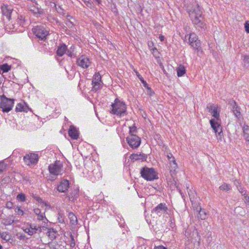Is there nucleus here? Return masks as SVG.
<instances>
[{
  "mask_svg": "<svg viewBox=\"0 0 249 249\" xmlns=\"http://www.w3.org/2000/svg\"><path fill=\"white\" fill-rule=\"evenodd\" d=\"M2 83V80L1 79H0V85Z\"/></svg>",
  "mask_w": 249,
  "mask_h": 249,
  "instance_id": "obj_63",
  "label": "nucleus"
},
{
  "mask_svg": "<svg viewBox=\"0 0 249 249\" xmlns=\"http://www.w3.org/2000/svg\"><path fill=\"white\" fill-rule=\"evenodd\" d=\"M55 9L58 13L63 16H64L66 14L65 10L61 6L56 7V5H55Z\"/></svg>",
  "mask_w": 249,
  "mask_h": 249,
  "instance_id": "obj_33",
  "label": "nucleus"
},
{
  "mask_svg": "<svg viewBox=\"0 0 249 249\" xmlns=\"http://www.w3.org/2000/svg\"><path fill=\"white\" fill-rule=\"evenodd\" d=\"M17 199L21 202H24L26 201V196L24 194L20 193L17 196Z\"/></svg>",
  "mask_w": 249,
  "mask_h": 249,
  "instance_id": "obj_34",
  "label": "nucleus"
},
{
  "mask_svg": "<svg viewBox=\"0 0 249 249\" xmlns=\"http://www.w3.org/2000/svg\"><path fill=\"white\" fill-rule=\"evenodd\" d=\"M92 83H102L101 76L99 72H96L93 76V79Z\"/></svg>",
  "mask_w": 249,
  "mask_h": 249,
  "instance_id": "obj_27",
  "label": "nucleus"
},
{
  "mask_svg": "<svg viewBox=\"0 0 249 249\" xmlns=\"http://www.w3.org/2000/svg\"><path fill=\"white\" fill-rule=\"evenodd\" d=\"M68 216L72 225H76L77 224V218L73 213H69Z\"/></svg>",
  "mask_w": 249,
  "mask_h": 249,
  "instance_id": "obj_24",
  "label": "nucleus"
},
{
  "mask_svg": "<svg viewBox=\"0 0 249 249\" xmlns=\"http://www.w3.org/2000/svg\"><path fill=\"white\" fill-rule=\"evenodd\" d=\"M219 189L223 191H228L231 189V187L230 184L224 183L219 187Z\"/></svg>",
  "mask_w": 249,
  "mask_h": 249,
  "instance_id": "obj_28",
  "label": "nucleus"
},
{
  "mask_svg": "<svg viewBox=\"0 0 249 249\" xmlns=\"http://www.w3.org/2000/svg\"><path fill=\"white\" fill-rule=\"evenodd\" d=\"M163 37H163V36H160V40H161V41H162V40H163Z\"/></svg>",
  "mask_w": 249,
  "mask_h": 249,
  "instance_id": "obj_62",
  "label": "nucleus"
},
{
  "mask_svg": "<svg viewBox=\"0 0 249 249\" xmlns=\"http://www.w3.org/2000/svg\"><path fill=\"white\" fill-rule=\"evenodd\" d=\"M234 185L236 186L237 189L239 191V192L242 194V195H245V194H243L244 191H240V189H241V186L240 185V183L239 182V181L237 179H235L233 181Z\"/></svg>",
  "mask_w": 249,
  "mask_h": 249,
  "instance_id": "obj_32",
  "label": "nucleus"
},
{
  "mask_svg": "<svg viewBox=\"0 0 249 249\" xmlns=\"http://www.w3.org/2000/svg\"><path fill=\"white\" fill-rule=\"evenodd\" d=\"M23 160L28 165L34 164L37 163L38 160V155L36 153L26 154L23 158Z\"/></svg>",
  "mask_w": 249,
  "mask_h": 249,
  "instance_id": "obj_11",
  "label": "nucleus"
},
{
  "mask_svg": "<svg viewBox=\"0 0 249 249\" xmlns=\"http://www.w3.org/2000/svg\"><path fill=\"white\" fill-rule=\"evenodd\" d=\"M34 211L36 215L40 214V213H41V210L38 208L35 209Z\"/></svg>",
  "mask_w": 249,
  "mask_h": 249,
  "instance_id": "obj_52",
  "label": "nucleus"
},
{
  "mask_svg": "<svg viewBox=\"0 0 249 249\" xmlns=\"http://www.w3.org/2000/svg\"><path fill=\"white\" fill-rule=\"evenodd\" d=\"M25 231L26 232L28 233V234H29L30 235H32L34 233H35V231H33V230H31L30 228L26 229Z\"/></svg>",
  "mask_w": 249,
  "mask_h": 249,
  "instance_id": "obj_50",
  "label": "nucleus"
},
{
  "mask_svg": "<svg viewBox=\"0 0 249 249\" xmlns=\"http://www.w3.org/2000/svg\"><path fill=\"white\" fill-rule=\"evenodd\" d=\"M29 109V107L24 102L18 104L16 107L15 110L17 112L21 111L27 112Z\"/></svg>",
  "mask_w": 249,
  "mask_h": 249,
  "instance_id": "obj_19",
  "label": "nucleus"
},
{
  "mask_svg": "<svg viewBox=\"0 0 249 249\" xmlns=\"http://www.w3.org/2000/svg\"><path fill=\"white\" fill-rule=\"evenodd\" d=\"M0 235L1 238L4 240L8 241L10 239L9 234L7 232H2Z\"/></svg>",
  "mask_w": 249,
  "mask_h": 249,
  "instance_id": "obj_41",
  "label": "nucleus"
},
{
  "mask_svg": "<svg viewBox=\"0 0 249 249\" xmlns=\"http://www.w3.org/2000/svg\"><path fill=\"white\" fill-rule=\"evenodd\" d=\"M137 132V128L135 125L129 127V135L134 134Z\"/></svg>",
  "mask_w": 249,
  "mask_h": 249,
  "instance_id": "obj_44",
  "label": "nucleus"
},
{
  "mask_svg": "<svg viewBox=\"0 0 249 249\" xmlns=\"http://www.w3.org/2000/svg\"><path fill=\"white\" fill-rule=\"evenodd\" d=\"M75 245V243L74 238H73V236L71 235V241H70V246L71 248H73V247H74Z\"/></svg>",
  "mask_w": 249,
  "mask_h": 249,
  "instance_id": "obj_49",
  "label": "nucleus"
},
{
  "mask_svg": "<svg viewBox=\"0 0 249 249\" xmlns=\"http://www.w3.org/2000/svg\"><path fill=\"white\" fill-rule=\"evenodd\" d=\"M188 12L191 19L196 28L205 29L206 28V24L202 16V11L197 4L188 8Z\"/></svg>",
  "mask_w": 249,
  "mask_h": 249,
  "instance_id": "obj_1",
  "label": "nucleus"
},
{
  "mask_svg": "<svg viewBox=\"0 0 249 249\" xmlns=\"http://www.w3.org/2000/svg\"><path fill=\"white\" fill-rule=\"evenodd\" d=\"M176 71L177 72V75L178 77L182 76L186 72L185 67L182 65H179L178 67L177 68Z\"/></svg>",
  "mask_w": 249,
  "mask_h": 249,
  "instance_id": "obj_23",
  "label": "nucleus"
},
{
  "mask_svg": "<svg viewBox=\"0 0 249 249\" xmlns=\"http://www.w3.org/2000/svg\"><path fill=\"white\" fill-rule=\"evenodd\" d=\"M34 225H33V224H31V225H30V229L31 230H33L34 231Z\"/></svg>",
  "mask_w": 249,
  "mask_h": 249,
  "instance_id": "obj_60",
  "label": "nucleus"
},
{
  "mask_svg": "<svg viewBox=\"0 0 249 249\" xmlns=\"http://www.w3.org/2000/svg\"><path fill=\"white\" fill-rule=\"evenodd\" d=\"M216 108V107H214V105L212 104H209L207 107L208 111L210 113L212 112L214 110V109H215Z\"/></svg>",
  "mask_w": 249,
  "mask_h": 249,
  "instance_id": "obj_43",
  "label": "nucleus"
},
{
  "mask_svg": "<svg viewBox=\"0 0 249 249\" xmlns=\"http://www.w3.org/2000/svg\"><path fill=\"white\" fill-rule=\"evenodd\" d=\"M10 69L11 67L6 63L0 65V70L2 71L3 72H8Z\"/></svg>",
  "mask_w": 249,
  "mask_h": 249,
  "instance_id": "obj_30",
  "label": "nucleus"
},
{
  "mask_svg": "<svg viewBox=\"0 0 249 249\" xmlns=\"http://www.w3.org/2000/svg\"><path fill=\"white\" fill-rule=\"evenodd\" d=\"M229 104L232 107V111L236 117L239 118L240 117L241 113L239 111V107L237 105L235 101L231 100L229 101Z\"/></svg>",
  "mask_w": 249,
  "mask_h": 249,
  "instance_id": "obj_16",
  "label": "nucleus"
},
{
  "mask_svg": "<svg viewBox=\"0 0 249 249\" xmlns=\"http://www.w3.org/2000/svg\"><path fill=\"white\" fill-rule=\"evenodd\" d=\"M86 6L92 9L94 8V4L91 0H83Z\"/></svg>",
  "mask_w": 249,
  "mask_h": 249,
  "instance_id": "obj_35",
  "label": "nucleus"
},
{
  "mask_svg": "<svg viewBox=\"0 0 249 249\" xmlns=\"http://www.w3.org/2000/svg\"><path fill=\"white\" fill-rule=\"evenodd\" d=\"M6 164L3 161L0 162V173L3 172L6 170Z\"/></svg>",
  "mask_w": 249,
  "mask_h": 249,
  "instance_id": "obj_42",
  "label": "nucleus"
},
{
  "mask_svg": "<svg viewBox=\"0 0 249 249\" xmlns=\"http://www.w3.org/2000/svg\"><path fill=\"white\" fill-rule=\"evenodd\" d=\"M240 191H244L243 194H246V191L245 190H244V189L242 188V187H241V189H240Z\"/></svg>",
  "mask_w": 249,
  "mask_h": 249,
  "instance_id": "obj_61",
  "label": "nucleus"
},
{
  "mask_svg": "<svg viewBox=\"0 0 249 249\" xmlns=\"http://www.w3.org/2000/svg\"><path fill=\"white\" fill-rule=\"evenodd\" d=\"M66 25L70 29H72L73 30L74 28V24L73 22L71 21L70 19L67 18L65 22Z\"/></svg>",
  "mask_w": 249,
  "mask_h": 249,
  "instance_id": "obj_39",
  "label": "nucleus"
},
{
  "mask_svg": "<svg viewBox=\"0 0 249 249\" xmlns=\"http://www.w3.org/2000/svg\"><path fill=\"white\" fill-rule=\"evenodd\" d=\"M68 134L69 136L73 140H77L79 137V134L76 128L71 125L69 128Z\"/></svg>",
  "mask_w": 249,
  "mask_h": 249,
  "instance_id": "obj_17",
  "label": "nucleus"
},
{
  "mask_svg": "<svg viewBox=\"0 0 249 249\" xmlns=\"http://www.w3.org/2000/svg\"><path fill=\"white\" fill-rule=\"evenodd\" d=\"M15 213L19 215H23L24 213L23 210H22L18 206H17L15 209Z\"/></svg>",
  "mask_w": 249,
  "mask_h": 249,
  "instance_id": "obj_40",
  "label": "nucleus"
},
{
  "mask_svg": "<svg viewBox=\"0 0 249 249\" xmlns=\"http://www.w3.org/2000/svg\"><path fill=\"white\" fill-rule=\"evenodd\" d=\"M126 140L129 145L133 149L138 148L141 142L140 137L135 134H130L126 138Z\"/></svg>",
  "mask_w": 249,
  "mask_h": 249,
  "instance_id": "obj_9",
  "label": "nucleus"
},
{
  "mask_svg": "<svg viewBox=\"0 0 249 249\" xmlns=\"http://www.w3.org/2000/svg\"><path fill=\"white\" fill-rule=\"evenodd\" d=\"M2 246L0 244V249H2Z\"/></svg>",
  "mask_w": 249,
  "mask_h": 249,
  "instance_id": "obj_64",
  "label": "nucleus"
},
{
  "mask_svg": "<svg viewBox=\"0 0 249 249\" xmlns=\"http://www.w3.org/2000/svg\"><path fill=\"white\" fill-rule=\"evenodd\" d=\"M126 109L125 104L116 99L115 100L114 103L111 105L110 113L122 117L126 114Z\"/></svg>",
  "mask_w": 249,
  "mask_h": 249,
  "instance_id": "obj_3",
  "label": "nucleus"
},
{
  "mask_svg": "<svg viewBox=\"0 0 249 249\" xmlns=\"http://www.w3.org/2000/svg\"><path fill=\"white\" fill-rule=\"evenodd\" d=\"M28 9L36 17L44 14V10L39 6L35 0H31L30 2L28 3Z\"/></svg>",
  "mask_w": 249,
  "mask_h": 249,
  "instance_id": "obj_8",
  "label": "nucleus"
},
{
  "mask_svg": "<svg viewBox=\"0 0 249 249\" xmlns=\"http://www.w3.org/2000/svg\"><path fill=\"white\" fill-rule=\"evenodd\" d=\"M101 83H92L93 85L92 90L97 91L101 88Z\"/></svg>",
  "mask_w": 249,
  "mask_h": 249,
  "instance_id": "obj_38",
  "label": "nucleus"
},
{
  "mask_svg": "<svg viewBox=\"0 0 249 249\" xmlns=\"http://www.w3.org/2000/svg\"><path fill=\"white\" fill-rule=\"evenodd\" d=\"M95 1L98 4H100L102 2L101 0H95Z\"/></svg>",
  "mask_w": 249,
  "mask_h": 249,
  "instance_id": "obj_59",
  "label": "nucleus"
},
{
  "mask_svg": "<svg viewBox=\"0 0 249 249\" xmlns=\"http://www.w3.org/2000/svg\"><path fill=\"white\" fill-rule=\"evenodd\" d=\"M243 60L245 64H249V56L247 55L243 56Z\"/></svg>",
  "mask_w": 249,
  "mask_h": 249,
  "instance_id": "obj_46",
  "label": "nucleus"
},
{
  "mask_svg": "<svg viewBox=\"0 0 249 249\" xmlns=\"http://www.w3.org/2000/svg\"><path fill=\"white\" fill-rule=\"evenodd\" d=\"M146 88L148 90H149V93H148V94H149V95H150V96H152V91H151V89L150 88H149L148 86H147V87H146Z\"/></svg>",
  "mask_w": 249,
  "mask_h": 249,
  "instance_id": "obj_58",
  "label": "nucleus"
},
{
  "mask_svg": "<svg viewBox=\"0 0 249 249\" xmlns=\"http://www.w3.org/2000/svg\"><path fill=\"white\" fill-rule=\"evenodd\" d=\"M140 174L143 178L148 181L154 180L158 178L157 172L152 168L143 167L141 169Z\"/></svg>",
  "mask_w": 249,
  "mask_h": 249,
  "instance_id": "obj_4",
  "label": "nucleus"
},
{
  "mask_svg": "<svg viewBox=\"0 0 249 249\" xmlns=\"http://www.w3.org/2000/svg\"><path fill=\"white\" fill-rule=\"evenodd\" d=\"M136 73L137 76H138L140 80L142 82L143 86L144 87H147L148 84H147L146 82L143 79V77L139 74L138 72L136 71Z\"/></svg>",
  "mask_w": 249,
  "mask_h": 249,
  "instance_id": "obj_36",
  "label": "nucleus"
},
{
  "mask_svg": "<svg viewBox=\"0 0 249 249\" xmlns=\"http://www.w3.org/2000/svg\"><path fill=\"white\" fill-rule=\"evenodd\" d=\"M13 203L12 202L9 201L6 203V207L8 209H11L13 207Z\"/></svg>",
  "mask_w": 249,
  "mask_h": 249,
  "instance_id": "obj_51",
  "label": "nucleus"
},
{
  "mask_svg": "<svg viewBox=\"0 0 249 249\" xmlns=\"http://www.w3.org/2000/svg\"><path fill=\"white\" fill-rule=\"evenodd\" d=\"M58 219L59 220V222H60V223L64 222V220L63 218H62V216L60 214L59 215L58 217Z\"/></svg>",
  "mask_w": 249,
  "mask_h": 249,
  "instance_id": "obj_54",
  "label": "nucleus"
},
{
  "mask_svg": "<svg viewBox=\"0 0 249 249\" xmlns=\"http://www.w3.org/2000/svg\"><path fill=\"white\" fill-rule=\"evenodd\" d=\"M154 249H167L162 246H160L156 247Z\"/></svg>",
  "mask_w": 249,
  "mask_h": 249,
  "instance_id": "obj_56",
  "label": "nucleus"
},
{
  "mask_svg": "<svg viewBox=\"0 0 249 249\" xmlns=\"http://www.w3.org/2000/svg\"><path fill=\"white\" fill-rule=\"evenodd\" d=\"M35 198L38 202L42 203H44L43 201H42V200L39 197L36 196Z\"/></svg>",
  "mask_w": 249,
  "mask_h": 249,
  "instance_id": "obj_55",
  "label": "nucleus"
},
{
  "mask_svg": "<svg viewBox=\"0 0 249 249\" xmlns=\"http://www.w3.org/2000/svg\"><path fill=\"white\" fill-rule=\"evenodd\" d=\"M73 49H74V46H71V47L70 48V49L68 50H67V51H66V53H67V55L71 57L74 56V54L73 53V52H74Z\"/></svg>",
  "mask_w": 249,
  "mask_h": 249,
  "instance_id": "obj_37",
  "label": "nucleus"
},
{
  "mask_svg": "<svg viewBox=\"0 0 249 249\" xmlns=\"http://www.w3.org/2000/svg\"><path fill=\"white\" fill-rule=\"evenodd\" d=\"M18 24L19 25H22L24 22L23 17L22 16H18Z\"/></svg>",
  "mask_w": 249,
  "mask_h": 249,
  "instance_id": "obj_48",
  "label": "nucleus"
},
{
  "mask_svg": "<svg viewBox=\"0 0 249 249\" xmlns=\"http://www.w3.org/2000/svg\"><path fill=\"white\" fill-rule=\"evenodd\" d=\"M213 119L210 121L212 128L214 130L218 139L221 141L223 138V132L221 125V120L219 118V113L217 111V107L211 112Z\"/></svg>",
  "mask_w": 249,
  "mask_h": 249,
  "instance_id": "obj_2",
  "label": "nucleus"
},
{
  "mask_svg": "<svg viewBox=\"0 0 249 249\" xmlns=\"http://www.w3.org/2000/svg\"><path fill=\"white\" fill-rule=\"evenodd\" d=\"M69 185L70 183L69 180L64 179L61 180L59 184L58 185L57 190L59 192L65 193L68 190Z\"/></svg>",
  "mask_w": 249,
  "mask_h": 249,
  "instance_id": "obj_15",
  "label": "nucleus"
},
{
  "mask_svg": "<svg viewBox=\"0 0 249 249\" xmlns=\"http://www.w3.org/2000/svg\"><path fill=\"white\" fill-rule=\"evenodd\" d=\"M168 208L165 203H160L152 210V213H155L159 216L167 213Z\"/></svg>",
  "mask_w": 249,
  "mask_h": 249,
  "instance_id": "obj_12",
  "label": "nucleus"
},
{
  "mask_svg": "<svg viewBox=\"0 0 249 249\" xmlns=\"http://www.w3.org/2000/svg\"><path fill=\"white\" fill-rule=\"evenodd\" d=\"M63 164L60 160H56L48 167L50 173L55 177L61 175L63 171Z\"/></svg>",
  "mask_w": 249,
  "mask_h": 249,
  "instance_id": "obj_6",
  "label": "nucleus"
},
{
  "mask_svg": "<svg viewBox=\"0 0 249 249\" xmlns=\"http://www.w3.org/2000/svg\"><path fill=\"white\" fill-rule=\"evenodd\" d=\"M34 231H35V233L37 232H40L42 231L41 227L39 226L34 225Z\"/></svg>",
  "mask_w": 249,
  "mask_h": 249,
  "instance_id": "obj_45",
  "label": "nucleus"
},
{
  "mask_svg": "<svg viewBox=\"0 0 249 249\" xmlns=\"http://www.w3.org/2000/svg\"><path fill=\"white\" fill-rule=\"evenodd\" d=\"M242 130L243 138L246 140V144L249 145V126L244 124L242 127Z\"/></svg>",
  "mask_w": 249,
  "mask_h": 249,
  "instance_id": "obj_18",
  "label": "nucleus"
},
{
  "mask_svg": "<svg viewBox=\"0 0 249 249\" xmlns=\"http://www.w3.org/2000/svg\"><path fill=\"white\" fill-rule=\"evenodd\" d=\"M78 191L77 190H74L73 192L69 196V199L73 201L75 198H77L78 196Z\"/></svg>",
  "mask_w": 249,
  "mask_h": 249,
  "instance_id": "obj_31",
  "label": "nucleus"
},
{
  "mask_svg": "<svg viewBox=\"0 0 249 249\" xmlns=\"http://www.w3.org/2000/svg\"><path fill=\"white\" fill-rule=\"evenodd\" d=\"M243 196H244V200L245 203L249 205V196L246 195Z\"/></svg>",
  "mask_w": 249,
  "mask_h": 249,
  "instance_id": "obj_53",
  "label": "nucleus"
},
{
  "mask_svg": "<svg viewBox=\"0 0 249 249\" xmlns=\"http://www.w3.org/2000/svg\"><path fill=\"white\" fill-rule=\"evenodd\" d=\"M76 64L83 69H87L90 65L91 62L87 56L82 55L77 58Z\"/></svg>",
  "mask_w": 249,
  "mask_h": 249,
  "instance_id": "obj_10",
  "label": "nucleus"
},
{
  "mask_svg": "<svg viewBox=\"0 0 249 249\" xmlns=\"http://www.w3.org/2000/svg\"><path fill=\"white\" fill-rule=\"evenodd\" d=\"M49 236L52 240L54 239L55 238V236L53 233L51 234V233H49Z\"/></svg>",
  "mask_w": 249,
  "mask_h": 249,
  "instance_id": "obj_57",
  "label": "nucleus"
},
{
  "mask_svg": "<svg viewBox=\"0 0 249 249\" xmlns=\"http://www.w3.org/2000/svg\"><path fill=\"white\" fill-rule=\"evenodd\" d=\"M14 104V99L7 98L4 95L1 97L0 107L4 112H8L12 110Z\"/></svg>",
  "mask_w": 249,
  "mask_h": 249,
  "instance_id": "obj_7",
  "label": "nucleus"
},
{
  "mask_svg": "<svg viewBox=\"0 0 249 249\" xmlns=\"http://www.w3.org/2000/svg\"><path fill=\"white\" fill-rule=\"evenodd\" d=\"M167 157L169 160L170 165V172L175 171L178 168V164L172 154L171 153H167Z\"/></svg>",
  "mask_w": 249,
  "mask_h": 249,
  "instance_id": "obj_14",
  "label": "nucleus"
},
{
  "mask_svg": "<svg viewBox=\"0 0 249 249\" xmlns=\"http://www.w3.org/2000/svg\"><path fill=\"white\" fill-rule=\"evenodd\" d=\"M189 42L190 45L194 49H198L200 47L201 43L200 41L198 39L197 36L194 33L190 34Z\"/></svg>",
  "mask_w": 249,
  "mask_h": 249,
  "instance_id": "obj_13",
  "label": "nucleus"
},
{
  "mask_svg": "<svg viewBox=\"0 0 249 249\" xmlns=\"http://www.w3.org/2000/svg\"><path fill=\"white\" fill-rule=\"evenodd\" d=\"M245 31L247 33H249V21L247 20L244 24Z\"/></svg>",
  "mask_w": 249,
  "mask_h": 249,
  "instance_id": "obj_47",
  "label": "nucleus"
},
{
  "mask_svg": "<svg viewBox=\"0 0 249 249\" xmlns=\"http://www.w3.org/2000/svg\"><path fill=\"white\" fill-rule=\"evenodd\" d=\"M34 35L40 40L44 41L49 35L48 30L43 25H38L33 29Z\"/></svg>",
  "mask_w": 249,
  "mask_h": 249,
  "instance_id": "obj_5",
  "label": "nucleus"
},
{
  "mask_svg": "<svg viewBox=\"0 0 249 249\" xmlns=\"http://www.w3.org/2000/svg\"><path fill=\"white\" fill-rule=\"evenodd\" d=\"M2 12L3 15H4L7 19H10L12 12L10 9H8L7 6L3 7L2 8Z\"/></svg>",
  "mask_w": 249,
  "mask_h": 249,
  "instance_id": "obj_25",
  "label": "nucleus"
},
{
  "mask_svg": "<svg viewBox=\"0 0 249 249\" xmlns=\"http://www.w3.org/2000/svg\"><path fill=\"white\" fill-rule=\"evenodd\" d=\"M187 189L188 190V193L190 197V199L192 203V205H194V203H195L196 202V194L194 191L189 189L188 187H187Z\"/></svg>",
  "mask_w": 249,
  "mask_h": 249,
  "instance_id": "obj_22",
  "label": "nucleus"
},
{
  "mask_svg": "<svg viewBox=\"0 0 249 249\" xmlns=\"http://www.w3.org/2000/svg\"><path fill=\"white\" fill-rule=\"evenodd\" d=\"M67 46L65 44L61 45L58 48L56 52L57 55L62 56L67 51Z\"/></svg>",
  "mask_w": 249,
  "mask_h": 249,
  "instance_id": "obj_21",
  "label": "nucleus"
},
{
  "mask_svg": "<svg viewBox=\"0 0 249 249\" xmlns=\"http://www.w3.org/2000/svg\"><path fill=\"white\" fill-rule=\"evenodd\" d=\"M37 219L39 221H42L44 223H46L48 221L45 215V212L41 213L40 214L37 215Z\"/></svg>",
  "mask_w": 249,
  "mask_h": 249,
  "instance_id": "obj_29",
  "label": "nucleus"
},
{
  "mask_svg": "<svg viewBox=\"0 0 249 249\" xmlns=\"http://www.w3.org/2000/svg\"><path fill=\"white\" fill-rule=\"evenodd\" d=\"M197 211H198V217L201 220H204L206 218V214L204 210H202L200 207L196 208Z\"/></svg>",
  "mask_w": 249,
  "mask_h": 249,
  "instance_id": "obj_26",
  "label": "nucleus"
},
{
  "mask_svg": "<svg viewBox=\"0 0 249 249\" xmlns=\"http://www.w3.org/2000/svg\"><path fill=\"white\" fill-rule=\"evenodd\" d=\"M130 158L132 160H145L147 158V156L144 154H133L131 155Z\"/></svg>",
  "mask_w": 249,
  "mask_h": 249,
  "instance_id": "obj_20",
  "label": "nucleus"
}]
</instances>
